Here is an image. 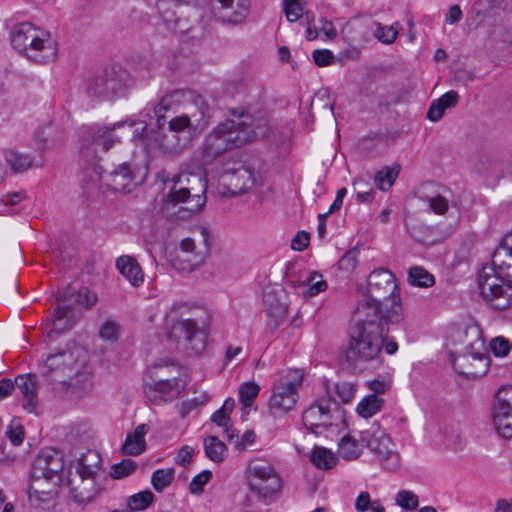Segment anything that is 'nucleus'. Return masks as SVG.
Instances as JSON below:
<instances>
[{"label": "nucleus", "mask_w": 512, "mask_h": 512, "mask_svg": "<svg viewBox=\"0 0 512 512\" xmlns=\"http://www.w3.org/2000/svg\"><path fill=\"white\" fill-rule=\"evenodd\" d=\"M11 44L35 62H46L55 57V47L49 35L30 22L15 25L11 31Z\"/></svg>", "instance_id": "nucleus-8"}, {"label": "nucleus", "mask_w": 512, "mask_h": 512, "mask_svg": "<svg viewBox=\"0 0 512 512\" xmlns=\"http://www.w3.org/2000/svg\"><path fill=\"white\" fill-rule=\"evenodd\" d=\"M357 264L358 252L356 250H349L338 261V269L349 275L356 269Z\"/></svg>", "instance_id": "nucleus-49"}, {"label": "nucleus", "mask_w": 512, "mask_h": 512, "mask_svg": "<svg viewBox=\"0 0 512 512\" xmlns=\"http://www.w3.org/2000/svg\"><path fill=\"white\" fill-rule=\"evenodd\" d=\"M266 130L264 120H255L245 112L236 119H227L207 135L203 144V161L212 163L225 152L265 136Z\"/></svg>", "instance_id": "nucleus-4"}, {"label": "nucleus", "mask_w": 512, "mask_h": 512, "mask_svg": "<svg viewBox=\"0 0 512 512\" xmlns=\"http://www.w3.org/2000/svg\"><path fill=\"white\" fill-rule=\"evenodd\" d=\"M396 504L405 511H414L419 506L418 496L410 490H401L395 496Z\"/></svg>", "instance_id": "nucleus-43"}, {"label": "nucleus", "mask_w": 512, "mask_h": 512, "mask_svg": "<svg viewBox=\"0 0 512 512\" xmlns=\"http://www.w3.org/2000/svg\"><path fill=\"white\" fill-rule=\"evenodd\" d=\"M445 110L443 104L436 99L428 109L427 118L432 122H437L443 117Z\"/></svg>", "instance_id": "nucleus-59"}, {"label": "nucleus", "mask_w": 512, "mask_h": 512, "mask_svg": "<svg viewBox=\"0 0 512 512\" xmlns=\"http://www.w3.org/2000/svg\"><path fill=\"white\" fill-rule=\"evenodd\" d=\"M194 453H195V451H194V449L191 446L184 445L179 450V452H178V454L176 456L175 461H176V463L178 465L185 467V466H187L190 463Z\"/></svg>", "instance_id": "nucleus-60"}, {"label": "nucleus", "mask_w": 512, "mask_h": 512, "mask_svg": "<svg viewBox=\"0 0 512 512\" xmlns=\"http://www.w3.org/2000/svg\"><path fill=\"white\" fill-rule=\"evenodd\" d=\"M204 451L205 455L213 462L220 463L224 461L227 447L216 436H208L204 438Z\"/></svg>", "instance_id": "nucleus-34"}, {"label": "nucleus", "mask_w": 512, "mask_h": 512, "mask_svg": "<svg viewBox=\"0 0 512 512\" xmlns=\"http://www.w3.org/2000/svg\"><path fill=\"white\" fill-rule=\"evenodd\" d=\"M450 362L459 375L471 379L484 376L489 367V358L480 339L468 344L463 353H451Z\"/></svg>", "instance_id": "nucleus-14"}, {"label": "nucleus", "mask_w": 512, "mask_h": 512, "mask_svg": "<svg viewBox=\"0 0 512 512\" xmlns=\"http://www.w3.org/2000/svg\"><path fill=\"white\" fill-rule=\"evenodd\" d=\"M260 387L255 382H245L239 388V400L245 406L252 405L254 399L258 396Z\"/></svg>", "instance_id": "nucleus-46"}, {"label": "nucleus", "mask_w": 512, "mask_h": 512, "mask_svg": "<svg viewBox=\"0 0 512 512\" xmlns=\"http://www.w3.org/2000/svg\"><path fill=\"white\" fill-rule=\"evenodd\" d=\"M355 508L358 512H385V507L379 500L371 501L370 494L361 492L355 500Z\"/></svg>", "instance_id": "nucleus-42"}, {"label": "nucleus", "mask_w": 512, "mask_h": 512, "mask_svg": "<svg viewBox=\"0 0 512 512\" xmlns=\"http://www.w3.org/2000/svg\"><path fill=\"white\" fill-rule=\"evenodd\" d=\"M305 0H284V13L288 21L295 22L303 17Z\"/></svg>", "instance_id": "nucleus-45"}, {"label": "nucleus", "mask_w": 512, "mask_h": 512, "mask_svg": "<svg viewBox=\"0 0 512 512\" xmlns=\"http://www.w3.org/2000/svg\"><path fill=\"white\" fill-rule=\"evenodd\" d=\"M164 183H172L169 193L165 196L164 206L183 204V210L191 214L198 213L206 203L207 181L202 173H179L170 178L166 172L158 174Z\"/></svg>", "instance_id": "nucleus-6"}, {"label": "nucleus", "mask_w": 512, "mask_h": 512, "mask_svg": "<svg viewBox=\"0 0 512 512\" xmlns=\"http://www.w3.org/2000/svg\"><path fill=\"white\" fill-rule=\"evenodd\" d=\"M421 198L428 204L429 209L436 214L443 215L449 208L448 199L440 193L424 195Z\"/></svg>", "instance_id": "nucleus-44"}, {"label": "nucleus", "mask_w": 512, "mask_h": 512, "mask_svg": "<svg viewBox=\"0 0 512 512\" xmlns=\"http://www.w3.org/2000/svg\"><path fill=\"white\" fill-rule=\"evenodd\" d=\"M343 421L344 411L329 396L316 400L302 414V423L305 428L317 436L330 428H338Z\"/></svg>", "instance_id": "nucleus-10"}, {"label": "nucleus", "mask_w": 512, "mask_h": 512, "mask_svg": "<svg viewBox=\"0 0 512 512\" xmlns=\"http://www.w3.org/2000/svg\"><path fill=\"white\" fill-rule=\"evenodd\" d=\"M312 58L317 66L325 67L333 62L334 55L328 49H317L313 51Z\"/></svg>", "instance_id": "nucleus-56"}, {"label": "nucleus", "mask_w": 512, "mask_h": 512, "mask_svg": "<svg viewBox=\"0 0 512 512\" xmlns=\"http://www.w3.org/2000/svg\"><path fill=\"white\" fill-rule=\"evenodd\" d=\"M362 445L351 435H345L338 443V453L346 461L356 460L362 454Z\"/></svg>", "instance_id": "nucleus-33"}, {"label": "nucleus", "mask_w": 512, "mask_h": 512, "mask_svg": "<svg viewBox=\"0 0 512 512\" xmlns=\"http://www.w3.org/2000/svg\"><path fill=\"white\" fill-rule=\"evenodd\" d=\"M360 441L376 454L384 468L394 470L399 466L400 457L389 435L378 424H372L360 432Z\"/></svg>", "instance_id": "nucleus-15"}, {"label": "nucleus", "mask_w": 512, "mask_h": 512, "mask_svg": "<svg viewBox=\"0 0 512 512\" xmlns=\"http://www.w3.org/2000/svg\"><path fill=\"white\" fill-rule=\"evenodd\" d=\"M478 286L492 308L504 310L512 305V233L494 250L491 266L481 270Z\"/></svg>", "instance_id": "nucleus-3"}, {"label": "nucleus", "mask_w": 512, "mask_h": 512, "mask_svg": "<svg viewBox=\"0 0 512 512\" xmlns=\"http://www.w3.org/2000/svg\"><path fill=\"white\" fill-rule=\"evenodd\" d=\"M218 2L222 9L231 10L221 17L223 23L241 25L245 22L250 9V0H218Z\"/></svg>", "instance_id": "nucleus-27"}, {"label": "nucleus", "mask_w": 512, "mask_h": 512, "mask_svg": "<svg viewBox=\"0 0 512 512\" xmlns=\"http://www.w3.org/2000/svg\"><path fill=\"white\" fill-rule=\"evenodd\" d=\"M119 334V325L112 320L105 321L99 328V337L105 341H116Z\"/></svg>", "instance_id": "nucleus-53"}, {"label": "nucleus", "mask_w": 512, "mask_h": 512, "mask_svg": "<svg viewBox=\"0 0 512 512\" xmlns=\"http://www.w3.org/2000/svg\"><path fill=\"white\" fill-rule=\"evenodd\" d=\"M250 490L263 501L278 493L282 487L281 478L274 467L263 460H253L247 468Z\"/></svg>", "instance_id": "nucleus-16"}, {"label": "nucleus", "mask_w": 512, "mask_h": 512, "mask_svg": "<svg viewBox=\"0 0 512 512\" xmlns=\"http://www.w3.org/2000/svg\"><path fill=\"white\" fill-rule=\"evenodd\" d=\"M310 461L318 469L329 470L337 464V457L331 450L315 446L311 452Z\"/></svg>", "instance_id": "nucleus-32"}, {"label": "nucleus", "mask_w": 512, "mask_h": 512, "mask_svg": "<svg viewBox=\"0 0 512 512\" xmlns=\"http://www.w3.org/2000/svg\"><path fill=\"white\" fill-rule=\"evenodd\" d=\"M408 282L412 286L427 288L434 285L435 279L426 269L414 266L409 269Z\"/></svg>", "instance_id": "nucleus-38"}, {"label": "nucleus", "mask_w": 512, "mask_h": 512, "mask_svg": "<svg viewBox=\"0 0 512 512\" xmlns=\"http://www.w3.org/2000/svg\"><path fill=\"white\" fill-rule=\"evenodd\" d=\"M284 298V290L279 286H267L263 290V303L269 317L268 325L273 329L277 328L286 316L287 305Z\"/></svg>", "instance_id": "nucleus-23"}, {"label": "nucleus", "mask_w": 512, "mask_h": 512, "mask_svg": "<svg viewBox=\"0 0 512 512\" xmlns=\"http://www.w3.org/2000/svg\"><path fill=\"white\" fill-rule=\"evenodd\" d=\"M492 420L497 432L504 438H512V385L501 386L495 394Z\"/></svg>", "instance_id": "nucleus-20"}, {"label": "nucleus", "mask_w": 512, "mask_h": 512, "mask_svg": "<svg viewBox=\"0 0 512 512\" xmlns=\"http://www.w3.org/2000/svg\"><path fill=\"white\" fill-rule=\"evenodd\" d=\"M155 375L159 379L153 385H145L144 391L150 401L155 404L171 401L176 398L185 387L179 378V366L173 362L154 366Z\"/></svg>", "instance_id": "nucleus-11"}, {"label": "nucleus", "mask_w": 512, "mask_h": 512, "mask_svg": "<svg viewBox=\"0 0 512 512\" xmlns=\"http://www.w3.org/2000/svg\"><path fill=\"white\" fill-rule=\"evenodd\" d=\"M255 433L252 430H247L244 434L238 439L236 442L235 448L242 452L246 449L247 446L251 445L255 441Z\"/></svg>", "instance_id": "nucleus-63"}, {"label": "nucleus", "mask_w": 512, "mask_h": 512, "mask_svg": "<svg viewBox=\"0 0 512 512\" xmlns=\"http://www.w3.org/2000/svg\"><path fill=\"white\" fill-rule=\"evenodd\" d=\"M212 477L210 470H204L196 475L189 485V490L193 494H199L203 491V487L209 482Z\"/></svg>", "instance_id": "nucleus-54"}, {"label": "nucleus", "mask_w": 512, "mask_h": 512, "mask_svg": "<svg viewBox=\"0 0 512 512\" xmlns=\"http://www.w3.org/2000/svg\"><path fill=\"white\" fill-rule=\"evenodd\" d=\"M396 176L397 172H394L391 168L386 167L375 175L374 181L380 190L385 191L392 186Z\"/></svg>", "instance_id": "nucleus-51"}, {"label": "nucleus", "mask_w": 512, "mask_h": 512, "mask_svg": "<svg viewBox=\"0 0 512 512\" xmlns=\"http://www.w3.org/2000/svg\"><path fill=\"white\" fill-rule=\"evenodd\" d=\"M437 100L443 104L445 109H448L457 105L459 101V95L456 91L450 90Z\"/></svg>", "instance_id": "nucleus-64"}, {"label": "nucleus", "mask_w": 512, "mask_h": 512, "mask_svg": "<svg viewBox=\"0 0 512 512\" xmlns=\"http://www.w3.org/2000/svg\"><path fill=\"white\" fill-rule=\"evenodd\" d=\"M302 284L303 286H307L305 294L311 297L325 291L328 286L327 282L322 278V275L316 271L311 272Z\"/></svg>", "instance_id": "nucleus-41"}, {"label": "nucleus", "mask_w": 512, "mask_h": 512, "mask_svg": "<svg viewBox=\"0 0 512 512\" xmlns=\"http://www.w3.org/2000/svg\"><path fill=\"white\" fill-rule=\"evenodd\" d=\"M56 481L43 483L42 481H31L29 489V503L31 508L36 510H50L56 504Z\"/></svg>", "instance_id": "nucleus-24"}, {"label": "nucleus", "mask_w": 512, "mask_h": 512, "mask_svg": "<svg viewBox=\"0 0 512 512\" xmlns=\"http://www.w3.org/2000/svg\"><path fill=\"white\" fill-rule=\"evenodd\" d=\"M170 101L166 98H162L155 105H147L144 109L143 117L155 118V126L160 130L166 123L165 113L169 110Z\"/></svg>", "instance_id": "nucleus-36"}, {"label": "nucleus", "mask_w": 512, "mask_h": 512, "mask_svg": "<svg viewBox=\"0 0 512 512\" xmlns=\"http://www.w3.org/2000/svg\"><path fill=\"white\" fill-rule=\"evenodd\" d=\"M76 301L79 305L85 308H91L97 302V295L87 287H82L78 290Z\"/></svg>", "instance_id": "nucleus-55"}, {"label": "nucleus", "mask_w": 512, "mask_h": 512, "mask_svg": "<svg viewBox=\"0 0 512 512\" xmlns=\"http://www.w3.org/2000/svg\"><path fill=\"white\" fill-rule=\"evenodd\" d=\"M5 160L15 173H23L31 167L33 158L29 154L9 150L5 152Z\"/></svg>", "instance_id": "nucleus-37"}, {"label": "nucleus", "mask_w": 512, "mask_h": 512, "mask_svg": "<svg viewBox=\"0 0 512 512\" xmlns=\"http://www.w3.org/2000/svg\"><path fill=\"white\" fill-rule=\"evenodd\" d=\"M384 404V400L376 394L364 397L357 405L356 411L363 418H370L378 413Z\"/></svg>", "instance_id": "nucleus-35"}, {"label": "nucleus", "mask_w": 512, "mask_h": 512, "mask_svg": "<svg viewBox=\"0 0 512 512\" xmlns=\"http://www.w3.org/2000/svg\"><path fill=\"white\" fill-rule=\"evenodd\" d=\"M174 478V468L157 469L152 473L151 484L157 492H162L173 483Z\"/></svg>", "instance_id": "nucleus-39"}, {"label": "nucleus", "mask_w": 512, "mask_h": 512, "mask_svg": "<svg viewBox=\"0 0 512 512\" xmlns=\"http://www.w3.org/2000/svg\"><path fill=\"white\" fill-rule=\"evenodd\" d=\"M124 124L134 126L135 121L117 122L110 127L92 126L86 128L80 148L81 156L93 164V171L97 174V177L100 180L104 179V183L116 192H131L135 187L134 174L130 166L123 163L113 172L103 175L102 168L94 161L100 158V153H106L113 146L117 139L112 135V132Z\"/></svg>", "instance_id": "nucleus-2"}, {"label": "nucleus", "mask_w": 512, "mask_h": 512, "mask_svg": "<svg viewBox=\"0 0 512 512\" xmlns=\"http://www.w3.org/2000/svg\"><path fill=\"white\" fill-rule=\"evenodd\" d=\"M363 184L362 180H356L353 184L354 189L356 191L357 200L360 202H371L374 198V192L372 189L368 191H363L361 189V185Z\"/></svg>", "instance_id": "nucleus-62"}, {"label": "nucleus", "mask_w": 512, "mask_h": 512, "mask_svg": "<svg viewBox=\"0 0 512 512\" xmlns=\"http://www.w3.org/2000/svg\"><path fill=\"white\" fill-rule=\"evenodd\" d=\"M87 362V351L80 346L73 345L56 353L49 354L44 362L39 365L40 374L51 382L65 384L66 377L75 375L76 382L69 384L76 386L77 382L83 383V391L91 388L89 373L82 372Z\"/></svg>", "instance_id": "nucleus-5"}, {"label": "nucleus", "mask_w": 512, "mask_h": 512, "mask_svg": "<svg viewBox=\"0 0 512 512\" xmlns=\"http://www.w3.org/2000/svg\"><path fill=\"white\" fill-rule=\"evenodd\" d=\"M154 500V494L150 490H144L130 496L127 505L132 512L145 510Z\"/></svg>", "instance_id": "nucleus-40"}, {"label": "nucleus", "mask_w": 512, "mask_h": 512, "mask_svg": "<svg viewBox=\"0 0 512 512\" xmlns=\"http://www.w3.org/2000/svg\"><path fill=\"white\" fill-rule=\"evenodd\" d=\"M136 469V464L131 459H124L111 467L110 476L114 479H120L130 475Z\"/></svg>", "instance_id": "nucleus-50"}, {"label": "nucleus", "mask_w": 512, "mask_h": 512, "mask_svg": "<svg viewBox=\"0 0 512 512\" xmlns=\"http://www.w3.org/2000/svg\"><path fill=\"white\" fill-rule=\"evenodd\" d=\"M309 233L299 231L291 241V248L295 251H302L309 245Z\"/></svg>", "instance_id": "nucleus-58"}, {"label": "nucleus", "mask_w": 512, "mask_h": 512, "mask_svg": "<svg viewBox=\"0 0 512 512\" xmlns=\"http://www.w3.org/2000/svg\"><path fill=\"white\" fill-rule=\"evenodd\" d=\"M354 315L355 326L350 332L346 360L354 368H365L373 363H380L384 341L388 334V325L402 321L403 315L396 310L378 316L375 306L357 305Z\"/></svg>", "instance_id": "nucleus-1"}, {"label": "nucleus", "mask_w": 512, "mask_h": 512, "mask_svg": "<svg viewBox=\"0 0 512 512\" xmlns=\"http://www.w3.org/2000/svg\"><path fill=\"white\" fill-rule=\"evenodd\" d=\"M130 82V76L126 70L112 67L94 75L88 81L87 93L98 99H113L123 96Z\"/></svg>", "instance_id": "nucleus-13"}, {"label": "nucleus", "mask_w": 512, "mask_h": 512, "mask_svg": "<svg viewBox=\"0 0 512 512\" xmlns=\"http://www.w3.org/2000/svg\"><path fill=\"white\" fill-rule=\"evenodd\" d=\"M335 393L344 403H349L355 396L356 385L352 382H339L335 385Z\"/></svg>", "instance_id": "nucleus-52"}, {"label": "nucleus", "mask_w": 512, "mask_h": 512, "mask_svg": "<svg viewBox=\"0 0 512 512\" xmlns=\"http://www.w3.org/2000/svg\"><path fill=\"white\" fill-rule=\"evenodd\" d=\"M75 323L73 310L66 305H59L54 312L52 318V331L56 333H64L70 330Z\"/></svg>", "instance_id": "nucleus-31"}, {"label": "nucleus", "mask_w": 512, "mask_h": 512, "mask_svg": "<svg viewBox=\"0 0 512 512\" xmlns=\"http://www.w3.org/2000/svg\"><path fill=\"white\" fill-rule=\"evenodd\" d=\"M167 337L176 349L189 356L200 355L206 348V331L192 318H167Z\"/></svg>", "instance_id": "nucleus-9"}, {"label": "nucleus", "mask_w": 512, "mask_h": 512, "mask_svg": "<svg viewBox=\"0 0 512 512\" xmlns=\"http://www.w3.org/2000/svg\"><path fill=\"white\" fill-rule=\"evenodd\" d=\"M368 388L373 391V394H382L390 388V381L386 378H376L367 383Z\"/></svg>", "instance_id": "nucleus-61"}, {"label": "nucleus", "mask_w": 512, "mask_h": 512, "mask_svg": "<svg viewBox=\"0 0 512 512\" xmlns=\"http://www.w3.org/2000/svg\"><path fill=\"white\" fill-rule=\"evenodd\" d=\"M165 2L160 1L158 3V9L161 13V17L166 28L174 33H185L190 29L188 20L182 18L180 15L183 14L185 7L173 4V7H164Z\"/></svg>", "instance_id": "nucleus-25"}, {"label": "nucleus", "mask_w": 512, "mask_h": 512, "mask_svg": "<svg viewBox=\"0 0 512 512\" xmlns=\"http://www.w3.org/2000/svg\"><path fill=\"white\" fill-rule=\"evenodd\" d=\"M147 424L138 425L132 432L128 433L122 445L124 455L137 456L144 452L146 448L145 435L148 433Z\"/></svg>", "instance_id": "nucleus-29"}, {"label": "nucleus", "mask_w": 512, "mask_h": 512, "mask_svg": "<svg viewBox=\"0 0 512 512\" xmlns=\"http://www.w3.org/2000/svg\"><path fill=\"white\" fill-rule=\"evenodd\" d=\"M259 175L241 161H229L224 164L220 174V184L226 189L224 193L238 195L252 188Z\"/></svg>", "instance_id": "nucleus-19"}, {"label": "nucleus", "mask_w": 512, "mask_h": 512, "mask_svg": "<svg viewBox=\"0 0 512 512\" xmlns=\"http://www.w3.org/2000/svg\"><path fill=\"white\" fill-rule=\"evenodd\" d=\"M399 31V24L395 23L390 26L378 25L374 32V36L384 44H391L397 38Z\"/></svg>", "instance_id": "nucleus-47"}, {"label": "nucleus", "mask_w": 512, "mask_h": 512, "mask_svg": "<svg viewBox=\"0 0 512 512\" xmlns=\"http://www.w3.org/2000/svg\"><path fill=\"white\" fill-rule=\"evenodd\" d=\"M14 383L15 387H17L23 395V408L29 413L33 412L38 403L36 376L32 374L18 375Z\"/></svg>", "instance_id": "nucleus-26"}, {"label": "nucleus", "mask_w": 512, "mask_h": 512, "mask_svg": "<svg viewBox=\"0 0 512 512\" xmlns=\"http://www.w3.org/2000/svg\"><path fill=\"white\" fill-rule=\"evenodd\" d=\"M56 134V129L53 125L51 123H47L38 128L35 138L41 145L46 146L50 142L56 143L59 140V137Z\"/></svg>", "instance_id": "nucleus-48"}, {"label": "nucleus", "mask_w": 512, "mask_h": 512, "mask_svg": "<svg viewBox=\"0 0 512 512\" xmlns=\"http://www.w3.org/2000/svg\"><path fill=\"white\" fill-rule=\"evenodd\" d=\"M75 472L82 473V475L93 476L97 478L103 477L101 471V457L95 450H88L82 454L75 463Z\"/></svg>", "instance_id": "nucleus-30"}, {"label": "nucleus", "mask_w": 512, "mask_h": 512, "mask_svg": "<svg viewBox=\"0 0 512 512\" xmlns=\"http://www.w3.org/2000/svg\"><path fill=\"white\" fill-rule=\"evenodd\" d=\"M116 268L134 286L139 287L144 282V273L137 260L128 255L117 258Z\"/></svg>", "instance_id": "nucleus-28"}, {"label": "nucleus", "mask_w": 512, "mask_h": 512, "mask_svg": "<svg viewBox=\"0 0 512 512\" xmlns=\"http://www.w3.org/2000/svg\"><path fill=\"white\" fill-rule=\"evenodd\" d=\"M101 478L71 472L68 478L70 495L75 502L84 504L92 501L102 489L99 484Z\"/></svg>", "instance_id": "nucleus-22"}, {"label": "nucleus", "mask_w": 512, "mask_h": 512, "mask_svg": "<svg viewBox=\"0 0 512 512\" xmlns=\"http://www.w3.org/2000/svg\"><path fill=\"white\" fill-rule=\"evenodd\" d=\"M201 241L196 244V240L187 237L181 240L179 252L172 260L175 269L182 272H193L201 267L210 253L211 238L209 231L202 228L200 231Z\"/></svg>", "instance_id": "nucleus-12"}, {"label": "nucleus", "mask_w": 512, "mask_h": 512, "mask_svg": "<svg viewBox=\"0 0 512 512\" xmlns=\"http://www.w3.org/2000/svg\"><path fill=\"white\" fill-rule=\"evenodd\" d=\"M63 469V461L58 451L54 449L42 450L35 458L31 469V480L51 483L60 480L59 473Z\"/></svg>", "instance_id": "nucleus-21"}, {"label": "nucleus", "mask_w": 512, "mask_h": 512, "mask_svg": "<svg viewBox=\"0 0 512 512\" xmlns=\"http://www.w3.org/2000/svg\"><path fill=\"white\" fill-rule=\"evenodd\" d=\"M490 348L495 356H506L509 353V342L503 337H497L490 343Z\"/></svg>", "instance_id": "nucleus-57"}, {"label": "nucleus", "mask_w": 512, "mask_h": 512, "mask_svg": "<svg viewBox=\"0 0 512 512\" xmlns=\"http://www.w3.org/2000/svg\"><path fill=\"white\" fill-rule=\"evenodd\" d=\"M366 290V297L358 305L366 303L375 306L378 316H385L394 310L403 315L399 289L390 270L379 268L371 272Z\"/></svg>", "instance_id": "nucleus-7"}, {"label": "nucleus", "mask_w": 512, "mask_h": 512, "mask_svg": "<svg viewBox=\"0 0 512 512\" xmlns=\"http://www.w3.org/2000/svg\"><path fill=\"white\" fill-rule=\"evenodd\" d=\"M302 380V374L293 371L273 385L272 395L268 402L269 413L273 417H280L293 409L298 398L297 390L301 386Z\"/></svg>", "instance_id": "nucleus-17"}, {"label": "nucleus", "mask_w": 512, "mask_h": 512, "mask_svg": "<svg viewBox=\"0 0 512 512\" xmlns=\"http://www.w3.org/2000/svg\"><path fill=\"white\" fill-rule=\"evenodd\" d=\"M192 106L182 115L176 116L168 122V130L172 133H187L185 142H189L192 135L200 132L207 124L209 106L200 95H191Z\"/></svg>", "instance_id": "nucleus-18"}]
</instances>
